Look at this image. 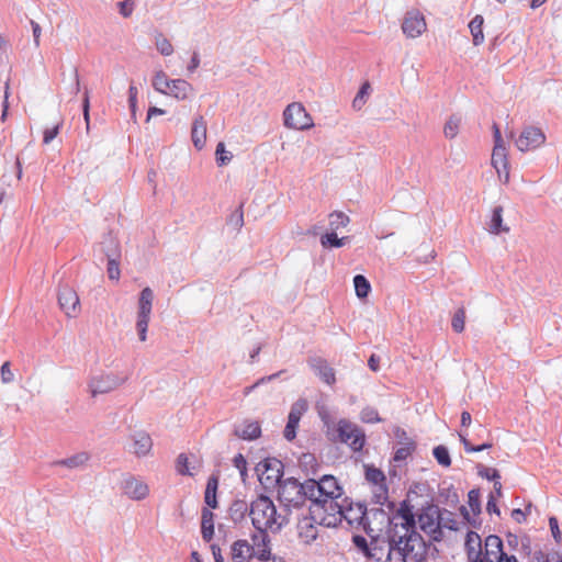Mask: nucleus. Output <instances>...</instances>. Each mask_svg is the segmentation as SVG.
Instances as JSON below:
<instances>
[{"label": "nucleus", "mask_w": 562, "mask_h": 562, "mask_svg": "<svg viewBox=\"0 0 562 562\" xmlns=\"http://www.w3.org/2000/svg\"><path fill=\"white\" fill-rule=\"evenodd\" d=\"M121 490L133 501H143L149 495V487L143 480L127 474L121 482Z\"/></svg>", "instance_id": "15"}, {"label": "nucleus", "mask_w": 562, "mask_h": 562, "mask_svg": "<svg viewBox=\"0 0 562 562\" xmlns=\"http://www.w3.org/2000/svg\"><path fill=\"white\" fill-rule=\"evenodd\" d=\"M468 506L473 514V520L470 518V514L467 507L462 506L460 510L468 522L474 525L475 517H477L481 513V492L479 488H473L468 493Z\"/></svg>", "instance_id": "24"}, {"label": "nucleus", "mask_w": 562, "mask_h": 562, "mask_svg": "<svg viewBox=\"0 0 562 562\" xmlns=\"http://www.w3.org/2000/svg\"><path fill=\"white\" fill-rule=\"evenodd\" d=\"M268 531L269 530H257L251 537L252 544H250V547H254V557L260 561H269L271 557Z\"/></svg>", "instance_id": "20"}, {"label": "nucleus", "mask_w": 562, "mask_h": 562, "mask_svg": "<svg viewBox=\"0 0 562 562\" xmlns=\"http://www.w3.org/2000/svg\"><path fill=\"white\" fill-rule=\"evenodd\" d=\"M151 448L153 440L150 436L144 431H139L131 436V443L127 450L136 457L143 458L150 453Z\"/></svg>", "instance_id": "18"}, {"label": "nucleus", "mask_w": 562, "mask_h": 562, "mask_svg": "<svg viewBox=\"0 0 562 562\" xmlns=\"http://www.w3.org/2000/svg\"><path fill=\"white\" fill-rule=\"evenodd\" d=\"M492 165L499 177L504 176V181H509V164L507 148L505 145H494L492 151Z\"/></svg>", "instance_id": "19"}, {"label": "nucleus", "mask_w": 562, "mask_h": 562, "mask_svg": "<svg viewBox=\"0 0 562 562\" xmlns=\"http://www.w3.org/2000/svg\"><path fill=\"white\" fill-rule=\"evenodd\" d=\"M461 119L458 116H451L443 127V133L448 138H454L459 132Z\"/></svg>", "instance_id": "42"}, {"label": "nucleus", "mask_w": 562, "mask_h": 562, "mask_svg": "<svg viewBox=\"0 0 562 562\" xmlns=\"http://www.w3.org/2000/svg\"><path fill=\"white\" fill-rule=\"evenodd\" d=\"M445 516H441V509L436 505H429L423 508L418 515V525L431 540L441 541L443 538V528H452V525H446Z\"/></svg>", "instance_id": "6"}, {"label": "nucleus", "mask_w": 562, "mask_h": 562, "mask_svg": "<svg viewBox=\"0 0 562 562\" xmlns=\"http://www.w3.org/2000/svg\"><path fill=\"white\" fill-rule=\"evenodd\" d=\"M327 436L333 441L348 445L353 451H360L366 442L364 432L353 423L340 419L337 424L329 419L328 414L321 413Z\"/></svg>", "instance_id": "4"}, {"label": "nucleus", "mask_w": 562, "mask_h": 562, "mask_svg": "<svg viewBox=\"0 0 562 562\" xmlns=\"http://www.w3.org/2000/svg\"><path fill=\"white\" fill-rule=\"evenodd\" d=\"M234 465L235 468L239 471L240 475L244 477L246 475V470H247V461L246 459L244 458L243 454L238 453L237 456L234 457Z\"/></svg>", "instance_id": "56"}, {"label": "nucleus", "mask_w": 562, "mask_h": 562, "mask_svg": "<svg viewBox=\"0 0 562 562\" xmlns=\"http://www.w3.org/2000/svg\"><path fill=\"white\" fill-rule=\"evenodd\" d=\"M136 98H137V88L135 86H131L128 89V101L132 112H135L136 106Z\"/></svg>", "instance_id": "62"}, {"label": "nucleus", "mask_w": 562, "mask_h": 562, "mask_svg": "<svg viewBox=\"0 0 562 562\" xmlns=\"http://www.w3.org/2000/svg\"><path fill=\"white\" fill-rule=\"evenodd\" d=\"M546 143V135L541 128L528 126L522 130L516 139L517 148L522 151H529L539 148Z\"/></svg>", "instance_id": "14"}, {"label": "nucleus", "mask_w": 562, "mask_h": 562, "mask_svg": "<svg viewBox=\"0 0 562 562\" xmlns=\"http://www.w3.org/2000/svg\"><path fill=\"white\" fill-rule=\"evenodd\" d=\"M464 322H465V312L463 308H459L452 317V322H451L452 329L456 333H462L464 330Z\"/></svg>", "instance_id": "49"}, {"label": "nucleus", "mask_w": 562, "mask_h": 562, "mask_svg": "<svg viewBox=\"0 0 562 562\" xmlns=\"http://www.w3.org/2000/svg\"><path fill=\"white\" fill-rule=\"evenodd\" d=\"M218 486V479L214 475L210 476L206 483L204 501L205 504L215 509L217 507L216 492Z\"/></svg>", "instance_id": "34"}, {"label": "nucleus", "mask_w": 562, "mask_h": 562, "mask_svg": "<svg viewBox=\"0 0 562 562\" xmlns=\"http://www.w3.org/2000/svg\"><path fill=\"white\" fill-rule=\"evenodd\" d=\"M283 124L290 130L305 131L314 126V121L301 102H292L283 111Z\"/></svg>", "instance_id": "8"}, {"label": "nucleus", "mask_w": 562, "mask_h": 562, "mask_svg": "<svg viewBox=\"0 0 562 562\" xmlns=\"http://www.w3.org/2000/svg\"><path fill=\"white\" fill-rule=\"evenodd\" d=\"M394 527L387 531L386 562H420L426 555V542L415 530V516L412 507L403 502L395 514Z\"/></svg>", "instance_id": "1"}, {"label": "nucleus", "mask_w": 562, "mask_h": 562, "mask_svg": "<svg viewBox=\"0 0 562 562\" xmlns=\"http://www.w3.org/2000/svg\"><path fill=\"white\" fill-rule=\"evenodd\" d=\"M299 423L297 420H295L294 418H290L288 417V423H286V426L284 428V438L289 441L293 440L296 436V428L299 426Z\"/></svg>", "instance_id": "53"}, {"label": "nucleus", "mask_w": 562, "mask_h": 562, "mask_svg": "<svg viewBox=\"0 0 562 562\" xmlns=\"http://www.w3.org/2000/svg\"><path fill=\"white\" fill-rule=\"evenodd\" d=\"M13 380H14V374L10 369V362L5 361L1 366V382L3 384H8V383H11Z\"/></svg>", "instance_id": "55"}, {"label": "nucleus", "mask_w": 562, "mask_h": 562, "mask_svg": "<svg viewBox=\"0 0 562 562\" xmlns=\"http://www.w3.org/2000/svg\"><path fill=\"white\" fill-rule=\"evenodd\" d=\"M155 44H156L158 52L164 56H169L173 53L172 44L162 34H158L155 37Z\"/></svg>", "instance_id": "41"}, {"label": "nucleus", "mask_w": 562, "mask_h": 562, "mask_svg": "<svg viewBox=\"0 0 562 562\" xmlns=\"http://www.w3.org/2000/svg\"><path fill=\"white\" fill-rule=\"evenodd\" d=\"M282 462L273 458L265 459L256 467L259 481L267 486H272L282 481Z\"/></svg>", "instance_id": "12"}, {"label": "nucleus", "mask_w": 562, "mask_h": 562, "mask_svg": "<svg viewBox=\"0 0 562 562\" xmlns=\"http://www.w3.org/2000/svg\"><path fill=\"white\" fill-rule=\"evenodd\" d=\"M486 510L488 514L499 515V508L497 507L496 497L494 496L493 493L490 494V497H488V501L486 504Z\"/></svg>", "instance_id": "61"}, {"label": "nucleus", "mask_w": 562, "mask_h": 562, "mask_svg": "<svg viewBox=\"0 0 562 562\" xmlns=\"http://www.w3.org/2000/svg\"><path fill=\"white\" fill-rule=\"evenodd\" d=\"M150 316L148 315H138L137 314V322H136V329L138 333V337L140 341H145L147 338V328L149 324Z\"/></svg>", "instance_id": "48"}, {"label": "nucleus", "mask_w": 562, "mask_h": 562, "mask_svg": "<svg viewBox=\"0 0 562 562\" xmlns=\"http://www.w3.org/2000/svg\"><path fill=\"white\" fill-rule=\"evenodd\" d=\"M483 23L484 19L480 14L475 15L469 23V29L475 46L481 45L484 42Z\"/></svg>", "instance_id": "33"}, {"label": "nucleus", "mask_w": 562, "mask_h": 562, "mask_svg": "<svg viewBox=\"0 0 562 562\" xmlns=\"http://www.w3.org/2000/svg\"><path fill=\"white\" fill-rule=\"evenodd\" d=\"M308 366L326 384L333 385L336 382L335 371L325 359L319 357L310 358Z\"/></svg>", "instance_id": "21"}, {"label": "nucleus", "mask_w": 562, "mask_h": 562, "mask_svg": "<svg viewBox=\"0 0 562 562\" xmlns=\"http://www.w3.org/2000/svg\"><path fill=\"white\" fill-rule=\"evenodd\" d=\"M58 303L68 317H76L80 312L79 296L77 292L67 284L59 286Z\"/></svg>", "instance_id": "16"}, {"label": "nucleus", "mask_w": 562, "mask_h": 562, "mask_svg": "<svg viewBox=\"0 0 562 562\" xmlns=\"http://www.w3.org/2000/svg\"><path fill=\"white\" fill-rule=\"evenodd\" d=\"M231 509L234 514L239 513V517H243L244 513L247 510V505L245 502L237 501L233 504Z\"/></svg>", "instance_id": "64"}, {"label": "nucleus", "mask_w": 562, "mask_h": 562, "mask_svg": "<svg viewBox=\"0 0 562 562\" xmlns=\"http://www.w3.org/2000/svg\"><path fill=\"white\" fill-rule=\"evenodd\" d=\"M193 92V87L191 83L183 79H173L171 80V85L168 89V93L178 100L188 99Z\"/></svg>", "instance_id": "26"}, {"label": "nucleus", "mask_w": 562, "mask_h": 562, "mask_svg": "<svg viewBox=\"0 0 562 562\" xmlns=\"http://www.w3.org/2000/svg\"><path fill=\"white\" fill-rule=\"evenodd\" d=\"M349 217L342 212H334L329 215V229L321 236L322 246H342L349 243L348 237H339L338 229L349 224Z\"/></svg>", "instance_id": "10"}, {"label": "nucleus", "mask_w": 562, "mask_h": 562, "mask_svg": "<svg viewBox=\"0 0 562 562\" xmlns=\"http://www.w3.org/2000/svg\"><path fill=\"white\" fill-rule=\"evenodd\" d=\"M329 519H335V526L337 522H340L345 519L350 527H362L363 519L366 518V506L357 503H349L347 498H341L339 502V509L335 512H329L326 514Z\"/></svg>", "instance_id": "7"}, {"label": "nucleus", "mask_w": 562, "mask_h": 562, "mask_svg": "<svg viewBox=\"0 0 562 562\" xmlns=\"http://www.w3.org/2000/svg\"><path fill=\"white\" fill-rule=\"evenodd\" d=\"M432 454L440 465H442L445 468L450 467L451 458H450L448 449L445 446L435 447Z\"/></svg>", "instance_id": "39"}, {"label": "nucleus", "mask_w": 562, "mask_h": 562, "mask_svg": "<svg viewBox=\"0 0 562 562\" xmlns=\"http://www.w3.org/2000/svg\"><path fill=\"white\" fill-rule=\"evenodd\" d=\"M415 443L413 441L406 442L404 446L396 449L393 460L395 462L405 461L414 451Z\"/></svg>", "instance_id": "44"}, {"label": "nucleus", "mask_w": 562, "mask_h": 562, "mask_svg": "<svg viewBox=\"0 0 562 562\" xmlns=\"http://www.w3.org/2000/svg\"><path fill=\"white\" fill-rule=\"evenodd\" d=\"M427 29L425 18L419 12H408L403 20V33L409 38L419 37Z\"/></svg>", "instance_id": "17"}, {"label": "nucleus", "mask_w": 562, "mask_h": 562, "mask_svg": "<svg viewBox=\"0 0 562 562\" xmlns=\"http://www.w3.org/2000/svg\"><path fill=\"white\" fill-rule=\"evenodd\" d=\"M249 516L256 530L278 532L289 522L288 510L278 512L274 503L265 495L251 502Z\"/></svg>", "instance_id": "3"}, {"label": "nucleus", "mask_w": 562, "mask_h": 562, "mask_svg": "<svg viewBox=\"0 0 562 562\" xmlns=\"http://www.w3.org/2000/svg\"><path fill=\"white\" fill-rule=\"evenodd\" d=\"M254 557V547L247 540H237L232 546L233 562H248Z\"/></svg>", "instance_id": "25"}, {"label": "nucleus", "mask_w": 562, "mask_h": 562, "mask_svg": "<svg viewBox=\"0 0 562 562\" xmlns=\"http://www.w3.org/2000/svg\"><path fill=\"white\" fill-rule=\"evenodd\" d=\"M216 164L222 167L227 165L232 159L233 155L231 151H227L225 148V144L220 142L216 146L215 150Z\"/></svg>", "instance_id": "40"}, {"label": "nucleus", "mask_w": 562, "mask_h": 562, "mask_svg": "<svg viewBox=\"0 0 562 562\" xmlns=\"http://www.w3.org/2000/svg\"><path fill=\"white\" fill-rule=\"evenodd\" d=\"M191 139L198 150H201L206 144V121L202 115H198L193 120Z\"/></svg>", "instance_id": "23"}, {"label": "nucleus", "mask_w": 562, "mask_h": 562, "mask_svg": "<svg viewBox=\"0 0 562 562\" xmlns=\"http://www.w3.org/2000/svg\"><path fill=\"white\" fill-rule=\"evenodd\" d=\"M480 558L483 562H518L515 555H507L503 551V541L495 535L485 538Z\"/></svg>", "instance_id": "11"}, {"label": "nucleus", "mask_w": 562, "mask_h": 562, "mask_svg": "<svg viewBox=\"0 0 562 562\" xmlns=\"http://www.w3.org/2000/svg\"><path fill=\"white\" fill-rule=\"evenodd\" d=\"M465 549L468 559H479L481 557L482 541L479 533L475 531H469L465 539Z\"/></svg>", "instance_id": "29"}, {"label": "nucleus", "mask_w": 562, "mask_h": 562, "mask_svg": "<svg viewBox=\"0 0 562 562\" xmlns=\"http://www.w3.org/2000/svg\"><path fill=\"white\" fill-rule=\"evenodd\" d=\"M313 521L316 522L311 515L310 518L305 517L299 524V536L305 543H310L317 538V529L313 525Z\"/></svg>", "instance_id": "27"}, {"label": "nucleus", "mask_w": 562, "mask_h": 562, "mask_svg": "<svg viewBox=\"0 0 562 562\" xmlns=\"http://www.w3.org/2000/svg\"><path fill=\"white\" fill-rule=\"evenodd\" d=\"M307 411V402L304 398L297 400L293 405L291 406L289 416L290 418H294L295 420L300 422L302 415Z\"/></svg>", "instance_id": "43"}, {"label": "nucleus", "mask_w": 562, "mask_h": 562, "mask_svg": "<svg viewBox=\"0 0 562 562\" xmlns=\"http://www.w3.org/2000/svg\"><path fill=\"white\" fill-rule=\"evenodd\" d=\"M201 533L206 542L214 536V515L209 508L202 509Z\"/></svg>", "instance_id": "30"}, {"label": "nucleus", "mask_w": 562, "mask_h": 562, "mask_svg": "<svg viewBox=\"0 0 562 562\" xmlns=\"http://www.w3.org/2000/svg\"><path fill=\"white\" fill-rule=\"evenodd\" d=\"M119 7H120V13L124 18H128L134 10V1L133 0H124L119 3Z\"/></svg>", "instance_id": "58"}, {"label": "nucleus", "mask_w": 562, "mask_h": 562, "mask_svg": "<svg viewBox=\"0 0 562 562\" xmlns=\"http://www.w3.org/2000/svg\"><path fill=\"white\" fill-rule=\"evenodd\" d=\"M395 516L391 519L389 513L381 507L366 508V518L363 519L362 529L368 536L374 538V533L382 531V529L389 525L394 527V524L398 522Z\"/></svg>", "instance_id": "9"}, {"label": "nucleus", "mask_w": 562, "mask_h": 562, "mask_svg": "<svg viewBox=\"0 0 562 562\" xmlns=\"http://www.w3.org/2000/svg\"><path fill=\"white\" fill-rule=\"evenodd\" d=\"M60 124H56L53 127H48L44 131L43 142L49 144L59 133Z\"/></svg>", "instance_id": "57"}, {"label": "nucleus", "mask_w": 562, "mask_h": 562, "mask_svg": "<svg viewBox=\"0 0 562 562\" xmlns=\"http://www.w3.org/2000/svg\"><path fill=\"white\" fill-rule=\"evenodd\" d=\"M386 544V541L384 542ZM386 555V546L382 547L379 544V541L372 538L370 542V549L367 553V557L374 559L376 561H381Z\"/></svg>", "instance_id": "38"}, {"label": "nucleus", "mask_w": 562, "mask_h": 562, "mask_svg": "<svg viewBox=\"0 0 562 562\" xmlns=\"http://www.w3.org/2000/svg\"><path fill=\"white\" fill-rule=\"evenodd\" d=\"M176 470L181 475H194L195 467H191V462L187 454L180 453L177 458Z\"/></svg>", "instance_id": "37"}, {"label": "nucleus", "mask_w": 562, "mask_h": 562, "mask_svg": "<svg viewBox=\"0 0 562 562\" xmlns=\"http://www.w3.org/2000/svg\"><path fill=\"white\" fill-rule=\"evenodd\" d=\"M305 488L310 492V513L316 524L328 527L335 524L326 514L339 509L342 490L337 480L331 475H324L319 481L311 479L305 481Z\"/></svg>", "instance_id": "2"}, {"label": "nucleus", "mask_w": 562, "mask_h": 562, "mask_svg": "<svg viewBox=\"0 0 562 562\" xmlns=\"http://www.w3.org/2000/svg\"><path fill=\"white\" fill-rule=\"evenodd\" d=\"M153 301H154V293L150 288H144L139 294L138 300V315H148L151 314V307H153Z\"/></svg>", "instance_id": "32"}, {"label": "nucleus", "mask_w": 562, "mask_h": 562, "mask_svg": "<svg viewBox=\"0 0 562 562\" xmlns=\"http://www.w3.org/2000/svg\"><path fill=\"white\" fill-rule=\"evenodd\" d=\"M278 498L289 515L291 507H299L306 499L310 501V492L305 488V482L300 483L294 477H288L278 483Z\"/></svg>", "instance_id": "5"}, {"label": "nucleus", "mask_w": 562, "mask_h": 562, "mask_svg": "<svg viewBox=\"0 0 562 562\" xmlns=\"http://www.w3.org/2000/svg\"><path fill=\"white\" fill-rule=\"evenodd\" d=\"M153 85L157 91L167 94L171 80H168L164 72H158L154 78Z\"/></svg>", "instance_id": "47"}, {"label": "nucleus", "mask_w": 562, "mask_h": 562, "mask_svg": "<svg viewBox=\"0 0 562 562\" xmlns=\"http://www.w3.org/2000/svg\"><path fill=\"white\" fill-rule=\"evenodd\" d=\"M476 430H477V432H476L477 439H484V438L486 439L485 442H483L482 445H479V446H473L469 441V439L467 438V436L464 434H462V432L459 434L460 441L463 443L464 450L468 453L480 452V451L490 449L493 446L492 441L490 440L491 434L482 424H477Z\"/></svg>", "instance_id": "22"}, {"label": "nucleus", "mask_w": 562, "mask_h": 562, "mask_svg": "<svg viewBox=\"0 0 562 562\" xmlns=\"http://www.w3.org/2000/svg\"><path fill=\"white\" fill-rule=\"evenodd\" d=\"M89 109H90L89 92L86 91L83 102H82V111H83V117H85L87 127H89V123H90Z\"/></svg>", "instance_id": "60"}, {"label": "nucleus", "mask_w": 562, "mask_h": 562, "mask_svg": "<svg viewBox=\"0 0 562 562\" xmlns=\"http://www.w3.org/2000/svg\"><path fill=\"white\" fill-rule=\"evenodd\" d=\"M360 417L363 423H368V424L378 423L381 420L378 412L372 407L363 408L361 411Z\"/></svg>", "instance_id": "52"}, {"label": "nucleus", "mask_w": 562, "mask_h": 562, "mask_svg": "<svg viewBox=\"0 0 562 562\" xmlns=\"http://www.w3.org/2000/svg\"><path fill=\"white\" fill-rule=\"evenodd\" d=\"M89 459H90L89 453L82 451V452L76 453L69 458L56 461L55 464L60 465V467H66L68 469H80L87 464Z\"/></svg>", "instance_id": "31"}, {"label": "nucleus", "mask_w": 562, "mask_h": 562, "mask_svg": "<svg viewBox=\"0 0 562 562\" xmlns=\"http://www.w3.org/2000/svg\"><path fill=\"white\" fill-rule=\"evenodd\" d=\"M441 516H445V521L447 522L446 525H452L453 527L452 528H448L449 530H457L458 529V524L457 521L454 520L453 518V515L452 513H450L449 510H441Z\"/></svg>", "instance_id": "63"}, {"label": "nucleus", "mask_w": 562, "mask_h": 562, "mask_svg": "<svg viewBox=\"0 0 562 562\" xmlns=\"http://www.w3.org/2000/svg\"><path fill=\"white\" fill-rule=\"evenodd\" d=\"M352 541L358 549L362 550L366 554L368 553L370 544H368V541L364 537L353 536Z\"/></svg>", "instance_id": "59"}, {"label": "nucleus", "mask_w": 562, "mask_h": 562, "mask_svg": "<svg viewBox=\"0 0 562 562\" xmlns=\"http://www.w3.org/2000/svg\"><path fill=\"white\" fill-rule=\"evenodd\" d=\"M106 271H108L109 279L114 280V281L120 280L121 271H120L119 261L114 258H111L110 256H109V260H108Z\"/></svg>", "instance_id": "51"}, {"label": "nucleus", "mask_w": 562, "mask_h": 562, "mask_svg": "<svg viewBox=\"0 0 562 562\" xmlns=\"http://www.w3.org/2000/svg\"><path fill=\"white\" fill-rule=\"evenodd\" d=\"M366 479L373 483L374 486L385 484V475L384 473L375 468H367L366 470Z\"/></svg>", "instance_id": "45"}, {"label": "nucleus", "mask_w": 562, "mask_h": 562, "mask_svg": "<svg viewBox=\"0 0 562 562\" xmlns=\"http://www.w3.org/2000/svg\"><path fill=\"white\" fill-rule=\"evenodd\" d=\"M479 475L488 481H496L501 479L499 472L493 468L481 467L479 469Z\"/></svg>", "instance_id": "54"}, {"label": "nucleus", "mask_w": 562, "mask_h": 562, "mask_svg": "<svg viewBox=\"0 0 562 562\" xmlns=\"http://www.w3.org/2000/svg\"><path fill=\"white\" fill-rule=\"evenodd\" d=\"M389 498V492L385 484L376 485L373 490V501L378 505H384Z\"/></svg>", "instance_id": "50"}, {"label": "nucleus", "mask_w": 562, "mask_h": 562, "mask_svg": "<svg viewBox=\"0 0 562 562\" xmlns=\"http://www.w3.org/2000/svg\"><path fill=\"white\" fill-rule=\"evenodd\" d=\"M227 224L234 229H239L244 225V210L243 204H240L227 220Z\"/></svg>", "instance_id": "46"}, {"label": "nucleus", "mask_w": 562, "mask_h": 562, "mask_svg": "<svg viewBox=\"0 0 562 562\" xmlns=\"http://www.w3.org/2000/svg\"><path fill=\"white\" fill-rule=\"evenodd\" d=\"M353 285H355L356 295L359 299L367 297L371 291V285H370L369 281L361 274H357L353 278Z\"/></svg>", "instance_id": "36"}, {"label": "nucleus", "mask_w": 562, "mask_h": 562, "mask_svg": "<svg viewBox=\"0 0 562 562\" xmlns=\"http://www.w3.org/2000/svg\"><path fill=\"white\" fill-rule=\"evenodd\" d=\"M124 378L114 373H102L90 379L89 391L90 394L95 397L100 394H105L117 389L124 383Z\"/></svg>", "instance_id": "13"}, {"label": "nucleus", "mask_w": 562, "mask_h": 562, "mask_svg": "<svg viewBox=\"0 0 562 562\" xmlns=\"http://www.w3.org/2000/svg\"><path fill=\"white\" fill-rule=\"evenodd\" d=\"M260 434L261 429L257 422H245L235 429V435L244 440L257 439Z\"/></svg>", "instance_id": "28"}, {"label": "nucleus", "mask_w": 562, "mask_h": 562, "mask_svg": "<svg viewBox=\"0 0 562 562\" xmlns=\"http://www.w3.org/2000/svg\"><path fill=\"white\" fill-rule=\"evenodd\" d=\"M503 207L497 206L493 210V214L490 222V231L494 234H498L501 232H507V227H503Z\"/></svg>", "instance_id": "35"}]
</instances>
